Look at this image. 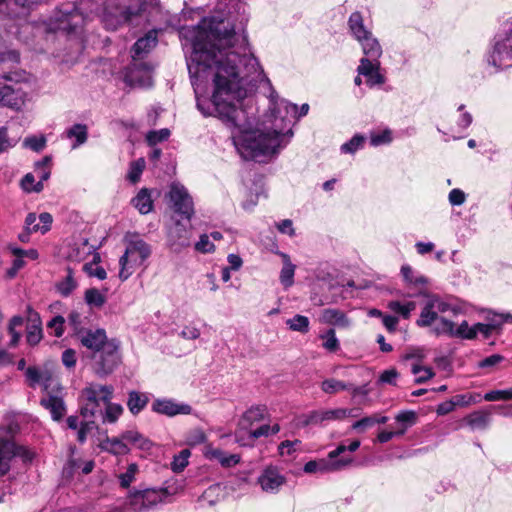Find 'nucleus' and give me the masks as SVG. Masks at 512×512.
Instances as JSON below:
<instances>
[{
  "label": "nucleus",
  "mask_w": 512,
  "mask_h": 512,
  "mask_svg": "<svg viewBox=\"0 0 512 512\" xmlns=\"http://www.w3.org/2000/svg\"><path fill=\"white\" fill-rule=\"evenodd\" d=\"M125 440L121 438L107 439L104 443V448L115 455H124L129 452Z\"/></svg>",
  "instance_id": "40"
},
{
  "label": "nucleus",
  "mask_w": 512,
  "mask_h": 512,
  "mask_svg": "<svg viewBox=\"0 0 512 512\" xmlns=\"http://www.w3.org/2000/svg\"><path fill=\"white\" fill-rule=\"evenodd\" d=\"M65 137L75 140L72 144V149H76L87 141L88 128L85 124H74L65 131Z\"/></svg>",
  "instance_id": "24"
},
{
  "label": "nucleus",
  "mask_w": 512,
  "mask_h": 512,
  "mask_svg": "<svg viewBox=\"0 0 512 512\" xmlns=\"http://www.w3.org/2000/svg\"><path fill=\"white\" fill-rule=\"evenodd\" d=\"M21 457L24 462L33 459L34 453L24 446H17L10 437V431L0 430V477L10 469V461L13 457Z\"/></svg>",
  "instance_id": "10"
},
{
  "label": "nucleus",
  "mask_w": 512,
  "mask_h": 512,
  "mask_svg": "<svg viewBox=\"0 0 512 512\" xmlns=\"http://www.w3.org/2000/svg\"><path fill=\"white\" fill-rule=\"evenodd\" d=\"M325 422L323 410H312L298 417L297 425L305 428L311 425H322Z\"/></svg>",
  "instance_id": "32"
},
{
  "label": "nucleus",
  "mask_w": 512,
  "mask_h": 512,
  "mask_svg": "<svg viewBox=\"0 0 512 512\" xmlns=\"http://www.w3.org/2000/svg\"><path fill=\"white\" fill-rule=\"evenodd\" d=\"M206 455L210 459H214V460L218 461L224 467H230L239 462L238 455H236V454L227 455L225 452H223L220 449H211L207 452Z\"/></svg>",
  "instance_id": "34"
},
{
  "label": "nucleus",
  "mask_w": 512,
  "mask_h": 512,
  "mask_svg": "<svg viewBox=\"0 0 512 512\" xmlns=\"http://www.w3.org/2000/svg\"><path fill=\"white\" fill-rule=\"evenodd\" d=\"M152 410L169 417L178 414H190L191 407L187 404H178L168 399H156L152 403Z\"/></svg>",
  "instance_id": "15"
},
{
  "label": "nucleus",
  "mask_w": 512,
  "mask_h": 512,
  "mask_svg": "<svg viewBox=\"0 0 512 512\" xmlns=\"http://www.w3.org/2000/svg\"><path fill=\"white\" fill-rule=\"evenodd\" d=\"M482 399L487 402L512 400V387L503 390L488 391L482 396Z\"/></svg>",
  "instance_id": "45"
},
{
  "label": "nucleus",
  "mask_w": 512,
  "mask_h": 512,
  "mask_svg": "<svg viewBox=\"0 0 512 512\" xmlns=\"http://www.w3.org/2000/svg\"><path fill=\"white\" fill-rule=\"evenodd\" d=\"M64 323V317L58 315L48 322L47 327L54 330V335L56 337H61L64 333Z\"/></svg>",
  "instance_id": "60"
},
{
  "label": "nucleus",
  "mask_w": 512,
  "mask_h": 512,
  "mask_svg": "<svg viewBox=\"0 0 512 512\" xmlns=\"http://www.w3.org/2000/svg\"><path fill=\"white\" fill-rule=\"evenodd\" d=\"M170 136V131L167 128H163L157 131H150L146 135V141L150 146H155L157 143L162 142Z\"/></svg>",
  "instance_id": "56"
},
{
  "label": "nucleus",
  "mask_w": 512,
  "mask_h": 512,
  "mask_svg": "<svg viewBox=\"0 0 512 512\" xmlns=\"http://www.w3.org/2000/svg\"><path fill=\"white\" fill-rule=\"evenodd\" d=\"M24 323V319L21 316H13L8 325V332L11 335V341L9 345L11 347L17 346L20 341L21 333L16 330L17 327H21Z\"/></svg>",
  "instance_id": "42"
},
{
  "label": "nucleus",
  "mask_w": 512,
  "mask_h": 512,
  "mask_svg": "<svg viewBox=\"0 0 512 512\" xmlns=\"http://www.w3.org/2000/svg\"><path fill=\"white\" fill-rule=\"evenodd\" d=\"M84 320L85 318L77 311H72L68 315V324L71 326L76 339L79 337L80 330L88 329L84 327Z\"/></svg>",
  "instance_id": "51"
},
{
  "label": "nucleus",
  "mask_w": 512,
  "mask_h": 512,
  "mask_svg": "<svg viewBox=\"0 0 512 512\" xmlns=\"http://www.w3.org/2000/svg\"><path fill=\"white\" fill-rule=\"evenodd\" d=\"M454 338L461 340L475 339V332L472 330V326L469 325L468 321L463 320L458 326H455Z\"/></svg>",
  "instance_id": "47"
},
{
  "label": "nucleus",
  "mask_w": 512,
  "mask_h": 512,
  "mask_svg": "<svg viewBox=\"0 0 512 512\" xmlns=\"http://www.w3.org/2000/svg\"><path fill=\"white\" fill-rule=\"evenodd\" d=\"M256 411L249 409L239 420L238 428L235 432L236 441L241 446H253L256 441Z\"/></svg>",
  "instance_id": "12"
},
{
  "label": "nucleus",
  "mask_w": 512,
  "mask_h": 512,
  "mask_svg": "<svg viewBox=\"0 0 512 512\" xmlns=\"http://www.w3.org/2000/svg\"><path fill=\"white\" fill-rule=\"evenodd\" d=\"M190 454L188 449H183L178 455H175L171 463V469L176 473L182 472L188 465Z\"/></svg>",
  "instance_id": "52"
},
{
  "label": "nucleus",
  "mask_w": 512,
  "mask_h": 512,
  "mask_svg": "<svg viewBox=\"0 0 512 512\" xmlns=\"http://www.w3.org/2000/svg\"><path fill=\"white\" fill-rule=\"evenodd\" d=\"M348 26L351 34L356 40L371 32L364 26L363 17L358 11L351 13L348 19Z\"/></svg>",
  "instance_id": "27"
},
{
  "label": "nucleus",
  "mask_w": 512,
  "mask_h": 512,
  "mask_svg": "<svg viewBox=\"0 0 512 512\" xmlns=\"http://www.w3.org/2000/svg\"><path fill=\"white\" fill-rule=\"evenodd\" d=\"M286 478L281 475L276 468H267L258 476V484L264 492L276 494L280 487L284 485Z\"/></svg>",
  "instance_id": "13"
},
{
  "label": "nucleus",
  "mask_w": 512,
  "mask_h": 512,
  "mask_svg": "<svg viewBox=\"0 0 512 512\" xmlns=\"http://www.w3.org/2000/svg\"><path fill=\"white\" fill-rule=\"evenodd\" d=\"M374 426L373 417L372 416H366L363 417L357 421H355L351 428L358 433L364 432L366 429L371 428Z\"/></svg>",
  "instance_id": "63"
},
{
  "label": "nucleus",
  "mask_w": 512,
  "mask_h": 512,
  "mask_svg": "<svg viewBox=\"0 0 512 512\" xmlns=\"http://www.w3.org/2000/svg\"><path fill=\"white\" fill-rule=\"evenodd\" d=\"M380 68H381V64H380L379 59L374 60L373 58L362 57L359 61V65H358L356 71L359 75L368 77L375 70H380Z\"/></svg>",
  "instance_id": "36"
},
{
  "label": "nucleus",
  "mask_w": 512,
  "mask_h": 512,
  "mask_svg": "<svg viewBox=\"0 0 512 512\" xmlns=\"http://www.w3.org/2000/svg\"><path fill=\"white\" fill-rule=\"evenodd\" d=\"M362 48V52L364 57L373 58L374 60L380 59L382 56L383 50L382 47L376 37L372 34V32L367 35L361 37L357 40Z\"/></svg>",
  "instance_id": "16"
},
{
  "label": "nucleus",
  "mask_w": 512,
  "mask_h": 512,
  "mask_svg": "<svg viewBox=\"0 0 512 512\" xmlns=\"http://www.w3.org/2000/svg\"><path fill=\"white\" fill-rule=\"evenodd\" d=\"M195 249L202 253H209L214 251V244L210 242L208 235L203 234L200 236L199 241L195 244Z\"/></svg>",
  "instance_id": "64"
},
{
  "label": "nucleus",
  "mask_w": 512,
  "mask_h": 512,
  "mask_svg": "<svg viewBox=\"0 0 512 512\" xmlns=\"http://www.w3.org/2000/svg\"><path fill=\"white\" fill-rule=\"evenodd\" d=\"M258 94L268 100L267 109L261 119L258 117V198H267L268 189L264 184H259V177L263 176L264 172L268 175L274 174L275 169L266 165L275 162L282 150L292 141L294 123L290 115L293 114L296 120H300L308 114L310 106L303 103L299 107L281 97L259 62Z\"/></svg>",
  "instance_id": "2"
},
{
  "label": "nucleus",
  "mask_w": 512,
  "mask_h": 512,
  "mask_svg": "<svg viewBox=\"0 0 512 512\" xmlns=\"http://www.w3.org/2000/svg\"><path fill=\"white\" fill-rule=\"evenodd\" d=\"M96 428V424L93 419H89L81 422L80 427L77 432V439L80 443H84L87 438V434Z\"/></svg>",
  "instance_id": "58"
},
{
  "label": "nucleus",
  "mask_w": 512,
  "mask_h": 512,
  "mask_svg": "<svg viewBox=\"0 0 512 512\" xmlns=\"http://www.w3.org/2000/svg\"><path fill=\"white\" fill-rule=\"evenodd\" d=\"M168 243L174 252L190 246V232L179 222H176L168 234Z\"/></svg>",
  "instance_id": "14"
},
{
  "label": "nucleus",
  "mask_w": 512,
  "mask_h": 512,
  "mask_svg": "<svg viewBox=\"0 0 512 512\" xmlns=\"http://www.w3.org/2000/svg\"><path fill=\"white\" fill-rule=\"evenodd\" d=\"M426 298L421 309L416 325L420 328L431 327L438 320L440 314L451 312L454 316L458 315L461 310L457 306L443 300L439 295L433 293H424Z\"/></svg>",
  "instance_id": "8"
},
{
  "label": "nucleus",
  "mask_w": 512,
  "mask_h": 512,
  "mask_svg": "<svg viewBox=\"0 0 512 512\" xmlns=\"http://www.w3.org/2000/svg\"><path fill=\"white\" fill-rule=\"evenodd\" d=\"M169 496L167 489H144L131 492L125 505L132 512H147Z\"/></svg>",
  "instance_id": "9"
},
{
  "label": "nucleus",
  "mask_w": 512,
  "mask_h": 512,
  "mask_svg": "<svg viewBox=\"0 0 512 512\" xmlns=\"http://www.w3.org/2000/svg\"><path fill=\"white\" fill-rule=\"evenodd\" d=\"M485 60L496 72L507 67L506 60H512V17L502 23L486 52Z\"/></svg>",
  "instance_id": "6"
},
{
  "label": "nucleus",
  "mask_w": 512,
  "mask_h": 512,
  "mask_svg": "<svg viewBox=\"0 0 512 512\" xmlns=\"http://www.w3.org/2000/svg\"><path fill=\"white\" fill-rule=\"evenodd\" d=\"M353 462L351 457H342L341 459H331L329 455L327 458L317 460L318 472H336L345 469Z\"/></svg>",
  "instance_id": "18"
},
{
  "label": "nucleus",
  "mask_w": 512,
  "mask_h": 512,
  "mask_svg": "<svg viewBox=\"0 0 512 512\" xmlns=\"http://www.w3.org/2000/svg\"><path fill=\"white\" fill-rule=\"evenodd\" d=\"M321 320L322 322L333 326L348 327L350 325L347 315L339 309H324L322 311Z\"/></svg>",
  "instance_id": "21"
},
{
  "label": "nucleus",
  "mask_w": 512,
  "mask_h": 512,
  "mask_svg": "<svg viewBox=\"0 0 512 512\" xmlns=\"http://www.w3.org/2000/svg\"><path fill=\"white\" fill-rule=\"evenodd\" d=\"M387 307L394 313L401 315L404 319H408L411 312L415 310L416 303L413 301L402 303L398 300H392L388 302Z\"/></svg>",
  "instance_id": "35"
},
{
  "label": "nucleus",
  "mask_w": 512,
  "mask_h": 512,
  "mask_svg": "<svg viewBox=\"0 0 512 512\" xmlns=\"http://www.w3.org/2000/svg\"><path fill=\"white\" fill-rule=\"evenodd\" d=\"M44 137H29L24 140V146L30 148L33 151L39 152L45 147Z\"/></svg>",
  "instance_id": "62"
},
{
  "label": "nucleus",
  "mask_w": 512,
  "mask_h": 512,
  "mask_svg": "<svg viewBox=\"0 0 512 512\" xmlns=\"http://www.w3.org/2000/svg\"><path fill=\"white\" fill-rule=\"evenodd\" d=\"M286 325L290 330L304 334L309 331L310 321L308 317L296 314L294 317L286 321Z\"/></svg>",
  "instance_id": "37"
},
{
  "label": "nucleus",
  "mask_w": 512,
  "mask_h": 512,
  "mask_svg": "<svg viewBox=\"0 0 512 512\" xmlns=\"http://www.w3.org/2000/svg\"><path fill=\"white\" fill-rule=\"evenodd\" d=\"M276 254L281 257L283 262V267L280 271L279 280L281 285L285 289H287L294 284L296 265L291 262L290 256L287 253H284L282 251H276Z\"/></svg>",
  "instance_id": "17"
},
{
  "label": "nucleus",
  "mask_w": 512,
  "mask_h": 512,
  "mask_svg": "<svg viewBox=\"0 0 512 512\" xmlns=\"http://www.w3.org/2000/svg\"><path fill=\"white\" fill-rule=\"evenodd\" d=\"M191 33L192 52L187 67L192 85L213 74L214 91L211 98L220 118L239 128L233 143L244 161L256 157V130L253 98L243 97L239 86V66L245 61L231 47L234 32L223 20L203 19Z\"/></svg>",
  "instance_id": "1"
},
{
  "label": "nucleus",
  "mask_w": 512,
  "mask_h": 512,
  "mask_svg": "<svg viewBox=\"0 0 512 512\" xmlns=\"http://www.w3.org/2000/svg\"><path fill=\"white\" fill-rule=\"evenodd\" d=\"M485 320L487 325H489L495 331H500L502 325L507 322L505 314L496 313L492 310L487 311Z\"/></svg>",
  "instance_id": "50"
},
{
  "label": "nucleus",
  "mask_w": 512,
  "mask_h": 512,
  "mask_svg": "<svg viewBox=\"0 0 512 512\" xmlns=\"http://www.w3.org/2000/svg\"><path fill=\"white\" fill-rule=\"evenodd\" d=\"M145 168V161L143 158H140L134 162L131 163L129 173H128V179L132 183H136L139 181L140 176Z\"/></svg>",
  "instance_id": "55"
},
{
  "label": "nucleus",
  "mask_w": 512,
  "mask_h": 512,
  "mask_svg": "<svg viewBox=\"0 0 512 512\" xmlns=\"http://www.w3.org/2000/svg\"><path fill=\"white\" fill-rule=\"evenodd\" d=\"M448 200L452 206H460L466 201V194L463 190L454 188L449 192Z\"/></svg>",
  "instance_id": "61"
},
{
  "label": "nucleus",
  "mask_w": 512,
  "mask_h": 512,
  "mask_svg": "<svg viewBox=\"0 0 512 512\" xmlns=\"http://www.w3.org/2000/svg\"><path fill=\"white\" fill-rule=\"evenodd\" d=\"M398 375L399 374L395 368L386 369L380 374L378 378V383L389 384L394 386L396 385V379Z\"/></svg>",
  "instance_id": "59"
},
{
  "label": "nucleus",
  "mask_w": 512,
  "mask_h": 512,
  "mask_svg": "<svg viewBox=\"0 0 512 512\" xmlns=\"http://www.w3.org/2000/svg\"><path fill=\"white\" fill-rule=\"evenodd\" d=\"M412 373L416 375L415 383L423 384L434 376L432 368L414 364Z\"/></svg>",
  "instance_id": "49"
},
{
  "label": "nucleus",
  "mask_w": 512,
  "mask_h": 512,
  "mask_svg": "<svg viewBox=\"0 0 512 512\" xmlns=\"http://www.w3.org/2000/svg\"><path fill=\"white\" fill-rule=\"evenodd\" d=\"M122 438L142 450H149L152 447V442L137 431H126Z\"/></svg>",
  "instance_id": "33"
},
{
  "label": "nucleus",
  "mask_w": 512,
  "mask_h": 512,
  "mask_svg": "<svg viewBox=\"0 0 512 512\" xmlns=\"http://www.w3.org/2000/svg\"><path fill=\"white\" fill-rule=\"evenodd\" d=\"M145 6V0H108L103 13V23L108 30H116L139 15Z\"/></svg>",
  "instance_id": "5"
},
{
  "label": "nucleus",
  "mask_w": 512,
  "mask_h": 512,
  "mask_svg": "<svg viewBox=\"0 0 512 512\" xmlns=\"http://www.w3.org/2000/svg\"><path fill=\"white\" fill-rule=\"evenodd\" d=\"M321 388L325 393L334 394L348 389V384L336 379H326L322 382Z\"/></svg>",
  "instance_id": "53"
},
{
  "label": "nucleus",
  "mask_w": 512,
  "mask_h": 512,
  "mask_svg": "<svg viewBox=\"0 0 512 512\" xmlns=\"http://www.w3.org/2000/svg\"><path fill=\"white\" fill-rule=\"evenodd\" d=\"M40 403L50 411L52 419L55 421L61 420L65 415V403L63 399L58 396L49 395L47 398H42Z\"/></svg>",
  "instance_id": "20"
},
{
  "label": "nucleus",
  "mask_w": 512,
  "mask_h": 512,
  "mask_svg": "<svg viewBox=\"0 0 512 512\" xmlns=\"http://www.w3.org/2000/svg\"><path fill=\"white\" fill-rule=\"evenodd\" d=\"M85 301L92 307L100 308L106 302V297L96 288H90L85 291Z\"/></svg>",
  "instance_id": "44"
},
{
  "label": "nucleus",
  "mask_w": 512,
  "mask_h": 512,
  "mask_svg": "<svg viewBox=\"0 0 512 512\" xmlns=\"http://www.w3.org/2000/svg\"><path fill=\"white\" fill-rule=\"evenodd\" d=\"M138 72V65L134 64L126 76L131 85L150 86L152 83L150 72L145 70L142 77H138Z\"/></svg>",
  "instance_id": "38"
},
{
  "label": "nucleus",
  "mask_w": 512,
  "mask_h": 512,
  "mask_svg": "<svg viewBox=\"0 0 512 512\" xmlns=\"http://www.w3.org/2000/svg\"><path fill=\"white\" fill-rule=\"evenodd\" d=\"M138 472V466L135 463H131L126 472L119 475L120 484L123 488H127L134 481L135 475Z\"/></svg>",
  "instance_id": "57"
},
{
  "label": "nucleus",
  "mask_w": 512,
  "mask_h": 512,
  "mask_svg": "<svg viewBox=\"0 0 512 512\" xmlns=\"http://www.w3.org/2000/svg\"><path fill=\"white\" fill-rule=\"evenodd\" d=\"M50 162L49 157H44L41 161L35 164L34 173L39 179L38 182L34 185V192H40L43 189V182L48 180L50 177V170L47 168V164Z\"/></svg>",
  "instance_id": "30"
},
{
  "label": "nucleus",
  "mask_w": 512,
  "mask_h": 512,
  "mask_svg": "<svg viewBox=\"0 0 512 512\" xmlns=\"http://www.w3.org/2000/svg\"><path fill=\"white\" fill-rule=\"evenodd\" d=\"M417 419V413L413 410H402L395 416L396 423L404 424L408 429L416 424Z\"/></svg>",
  "instance_id": "48"
},
{
  "label": "nucleus",
  "mask_w": 512,
  "mask_h": 512,
  "mask_svg": "<svg viewBox=\"0 0 512 512\" xmlns=\"http://www.w3.org/2000/svg\"><path fill=\"white\" fill-rule=\"evenodd\" d=\"M366 140L367 138L365 135L356 133L351 139L340 146V152L342 154L354 155L357 151L364 148Z\"/></svg>",
  "instance_id": "29"
},
{
  "label": "nucleus",
  "mask_w": 512,
  "mask_h": 512,
  "mask_svg": "<svg viewBox=\"0 0 512 512\" xmlns=\"http://www.w3.org/2000/svg\"><path fill=\"white\" fill-rule=\"evenodd\" d=\"M455 407H467L471 404H476L481 402L482 395L480 393H465V394H457L452 397Z\"/></svg>",
  "instance_id": "41"
},
{
  "label": "nucleus",
  "mask_w": 512,
  "mask_h": 512,
  "mask_svg": "<svg viewBox=\"0 0 512 512\" xmlns=\"http://www.w3.org/2000/svg\"><path fill=\"white\" fill-rule=\"evenodd\" d=\"M67 276L56 284L57 291L64 297L69 296L77 287V283L73 277L72 270L67 269Z\"/></svg>",
  "instance_id": "39"
},
{
  "label": "nucleus",
  "mask_w": 512,
  "mask_h": 512,
  "mask_svg": "<svg viewBox=\"0 0 512 512\" xmlns=\"http://www.w3.org/2000/svg\"><path fill=\"white\" fill-rule=\"evenodd\" d=\"M77 340L93 352L92 369L97 376H108L120 364V341L108 339L104 329L80 330Z\"/></svg>",
  "instance_id": "3"
},
{
  "label": "nucleus",
  "mask_w": 512,
  "mask_h": 512,
  "mask_svg": "<svg viewBox=\"0 0 512 512\" xmlns=\"http://www.w3.org/2000/svg\"><path fill=\"white\" fill-rule=\"evenodd\" d=\"M114 387L98 383L87 384L79 395L80 415L85 419H94L102 414L105 403L113 399Z\"/></svg>",
  "instance_id": "4"
},
{
  "label": "nucleus",
  "mask_w": 512,
  "mask_h": 512,
  "mask_svg": "<svg viewBox=\"0 0 512 512\" xmlns=\"http://www.w3.org/2000/svg\"><path fill=\"white\" fill-rule=\"evenodd\" d=\"M491 422V413L487 410H478L466 417V423L472 430H485Z\"/></svg>",
  "instance_id": "22"
},
{
  "label": "nucleus",
  "mask_w": 512,
  "mask_h": 512,
  "mask_svg": "<svg viewBox=\"0 0 512 512\" xmlns=\"http://www.w3.org/2000/svg\"><path fill=\"white\" fill-rule=\"evenodd\" d=\"M150 255L151 248L145 241L140 238L130 240L124 254L119 259V278L122 281L127 280Z\"/></svg>",
  "instance_id": "7"
},
{
  "label": "nucleus",
  "mask_w": 512,
  "mask_h": 512,
  "mask_svg": "<svg viewBox=\"0 0 512 512\" xmlns=\"http://www.w3.org/2000/svg\"><path fill=\"white\" fill-rule=\"evenodd\" d=\"M157 44L156 31H149L144 37L139 38L133 45V58H141L151 51Z\"/></svg>",
  "instance_id": "19"
},
{
  "label": "nucleus",
  "mask_w": 512,
  "mask_h": 512,
  "mask_svg": "<svg viewBox=\"0 0 512 512\" xmlns=\"http://www.w3.org/2000/svg\"><path fill=\"white\" fill-rule=\"evenodd\" d=\"M433 324L434 326H431V333L435 336H447L450 338H454V328L455 323L447 319L443 316H439L438 320H436Z\"/></svg>",
  "instance_id": "25"
},
{
  "label": "nucleus",
  "mask_w": 512,
  "mask_h": 512,
  "mask_svg": "<svg viewBox=\"0 0 512 512\" xmlns=\"http://www.w3.org/2000/svg\"><path fill=\"white\" fill-rule=\"evenodd\" d=\"M392 140V131L389 128H385L381 132H372L370 135V145L373 147L390 144Z\"/></svg>",
  "instance_id": "43"
},
{
  "label": "nucleus",
  "mask_w": 512,
  "mask_h": 512,
  "mask_svg": "<svg viewBox=\"0 0 512 512\" xmlns=\"http://www.w3.org/2000/svg\"><path fill=\"white\" fill-rule=\"evenodd\" d=\"M26 378L30 387L34 388L37 384H43L45 389L51 379L49 371H40L36 367H28L26 370Z\"/></svg>",
  "instance_id": "26"
},
{
  "label": "nucleus",
  "mask_w": 512,
  "mask_h": 512,
  "mask_svg": "<svg viewBox=\"0 0 512 512\" xmlns=\"http://www.w3.org/2000/svg\"><path fill=\"white\" fill-rule=\"evenodd\" d=\"M148 403L149 397L146 393L135 390L128 393L127 407L133 415L139 414Z\"/></svg>",
  "instance_id": "23"
},
{
  "label": "nucleus",
  "mask_w": 512,
  "mask_h": 512,
  "mask_svg": "<svg viewBox=\"0 0 512 512\" xmlns=\"http://www.w3.org/2000/svg\"><path fill=\"white\" fill-rule=\"evenodd\" d=\"M323 342L322 346L329 352H336L340 348L339 340L336 337L335 329L330 328L324 334L320 335Z\"/></svg>",
  "instance_id": "46"
},
{
  "label": "nucleus",
  "mask_w": 512,
  "mask_h": 512,
  "mask_svg": "<svg viewBox=\"0 0 512 512\" xmlns=\"http://www.w3.org/2000/svg\"><path fill=\"white\" fill-rule=\"evenodd\" d=\"M132 204L141 214L149 213L153 208V201L147 188H142L132 199Z\"/></svg>",
  "instance_id": "28"
},
{
  "label": "nucleus",
  "mask_w": 512,
  "mask_h": 512,
  "mask_svg": "<svg viewBox=\"0 0 512 512\" xmlns=\"http://www.w3.org/2000/svg\"><path fill=\"white\" fill-rule=\"evenodd\" d=\"M42 339V327L41 324H30L27 327L26 340L28 344L34 346L38 344Z\"/></svg>",
  "instance_id": "54"
},
{
  "label": "nucleus",
  "mask_w": 512,
  "mask_h": 512,
  "mask_svg": "<svg viewBox=\"0 0 512 512\" xmlns=\"http://www.w3.org/2000/svg\"><path fill=\"white\" fill-rule=\"evenodd\" d=\"M168 196L174 211L190 220L194 209L192 198L186 188L179 183H172Z\"/></svg>",
  "instance_id": "11"
},
{
  "label": "nucleus",
  "mask_w": 512,
  "mask_h": 512,
  "mask_svg": "<svg viewBox=\"0 0 512 512\" xmlns=\"http://www.w3.org/2000/svg\"><path fill=\"white\" fill-rule=\"evenodd\" d=\"M123 407L120 404L113 403L112 400H109V403L104 404V408L102 409V414H99L102 418V421L114 423L118 420V418L123 413Z\"/></svg>",
  "instance_id": "31"
}]
</instances>
